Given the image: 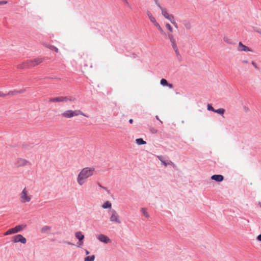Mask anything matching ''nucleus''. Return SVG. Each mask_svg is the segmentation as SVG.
I'll return each instance as SVG.
<instances>
[{"label":"nucleus","mask_w":261,"mask_h":261,"mask_svg":"<svg viewBox=\"0 0 261 261\" xmlns=\"http://www.w3.org/2000/svg\"><path fill=\"white\" fill-rule=\"evenodd\" d=\"M95 172V168L92 167H87L82 169L77 177V184L82 186L87 181V179L92 176Z\"/></svg>","instance_id":"obj_1"},{"label":"nucleus","mask_w":261,"mask_h":261,"mask_svg":"<svg viewBox=\"0 0 261 261\" xmlns=\"http://www.w3.org/2000/svg\"><path fill=\"white\" fill-rule=\"evenodd\" d=\"M18 197L21 203H29L32 199L33 196L30 190L27 187H24L19 193Z\"/></svg>","instance_id":"obj_2"},{"label":"nucleus","mask_w":261,"mask_h":261,"mask_svg":"<svg viewBox=\"0 0 261 261\" xmlns=\"http://www.w3.org/2000/svg\"><path fill=\"white\" fill-rule=\"evenodd\" d=\"M42 58H36L32 60H27L24 62L22 65H19V68H30L38 65L43 62Z\"/></svg>","instance_id":"obj_3"},{"label":"nucleus","mask_w":261,"mask_h":261,"mask_svg":"<svg viewBox=\"0 0 261 261\" xmlns=\"http://www.w3.org/2000/svg\"><path fill=\"white\" fill-rule=\"evenodd\" d=\"M82 115L83 116L88 117V116L84 114L81 110H76L74 111L71 110H68L61 114V116L65 118H71L73 117Z\"/></svg>","instance_id":"obj_4"},{"label":"nucleus","mask_w":261,"mask_h":261,"mask_svg":"<svg viewBox=\"0 0 261 261\" xmlns=\"http://www.w3.org/2000/svg\"><path fill=\"white\" fill-rule=\"evenodd\" d=\"M110 220L111 222L116 224L121 223L120 217L116 211L113 210L110 211Z\"/></svg>","instance_id":"obj_5"},{"label":"nucleus","mask_w":261,"mask_h":261,"mask_svg":"<svg viewBox=\"0 0 261 261\" xmlns=\"http://www.w3.org/2000/svg\"><path fill=\"white\" fill-rule=\"evenodd\" d=\"M25 225H17L15 227L10 228L9 230H8L4 233V235L7 236L20 232L22 230H23L25 227Z\"/></svg>","instance_id":"obj_6"},{"label":"nucleus","mask_w":261,"mask_h":261,"mask_svg":"<svg viewBox=\"0 0 261 261\" xmlns=\"http://www.w3.org/2000/svg\"><path fill=\"white\" fill-rule=\"evenodd\" d=\"M147 15L150 20V21L156 27V28L159 30V31L162 33L163 34L164 31L163 29L161 28L159 23L156 21L155 18L153 17V16L152 15L150 12L147 11Z\"/></svg>","instance_id":"obj_7"},{"label":"nucleus","mask_w":261,"mask_h":261,"mask_svg":"<svg viewBox=\"0 0 261 261\" xmlns=\"http://www.w3.org/2000/svg\"><path fill=\"white\" fill-rule=\"evenodd\" d=\"M31 163L28 160L22 159V158H18L16 160L15 165L17 167H21L26 166L30 165Z\"/></svg>","instance_id":"obj_8"},{"label":"nucleus","mask_w":261,"mask_h":261,"mask_svg":"<svg viewBox=\"0 0 261 261\" xmlns=\"http://www.w3.org/2000/svg\"><path fill=\"white\" fill-rule=\"evenodd\" d=\"M73 99L70 97L60 96L51 98L49 99L50 102H67L68 101H72Z\"/></svg>","instance_id":"obj_9"},{"label":"nucleus","mask_w":261,"mask_h":261,"mask_svg":"<svg viewBox=\"0 0 261 261\" xmlns=\"http://www.w3.org/2000/svg\"><path fill=\"white\" fill-rule=\"evenodd\" d=\"M12 241L15 243L20 242L23 244H24L27 243L26 239L21 234H17L13 236L12 238Z\"/></svg>","instance_id":"obj_10"},{"label":"nucleus","mask_w":261,"mask_h":261,"mask_svg":"<svg viewBox=\"0 0 261 261\" xmlns=\"http://www.w3.org/2000/svg\"><path fill=\"white\" fill-rule=\"evenodd\" d=\"M97 239L101 242L105 244L111 243V240L107 236L103 234H99L96 236Z\"/></svg>","instance_id":"obj_11"},{"label":"nucleus","mask_w":261,"mask_h":261,"mask_svg":"<svg viewBox=\"0 0 261 261\" xmlns=\"http://www.w3.org/2000/svg\"><path fill=\"white\" fill-rule=\"evenodd\" d=\"M168 39L170 40V42L172 44V47L175 51V52H178V49L176 43V40L172 34L168 33L167 36Z\"/></svg>","instance_id":"obj_12"},{"label":"nucleus","mask_w":261,"mask_h":261,"mask_svg":"<svg viewBox=\"0 0 261 261\" xmlns=\"http://www.w3.org/2000/svg\"><path fill=\"white\" fill-rule=\"evenodd\" d=\"M237 50L239 51L251 52L252 50L250 47L239 42L237 46Z\"/></svg>","instance_id":"obj_13"},{"label":"nucleus","mask_w":261,"mask_h":261,"mask_svg":"<svg viewBox=\"0 0 261 261\" xmlns=\"http://www.w3.org/2000/svg\"><path fill=\"white\" fill-rule=\"evenodd\" d=\"M160 8L162 10V14L165 18L167 19L170 21L172 19L174 18L172 15L169 14L165 9L161 7Z\"/></svg>","instance_id":"obj_14"},{"label":"nucleus","mask_w":261,"mask_h":261,"mask_svg":"<svg viewBox=\"0 0 261 261\" xmlns=\"http://www.w3.org/2000/svg\"><path fill=\"white\" fill-rule=\"evenodd\" d=\"M211 179L220 182L223 180L224 177L221 175H214L211 177Z\"/></svg>","instance_id":"obj_15"},{"label":"nucleus","mask_w":261,"mask_h":261,"mask_svg":"<svg viewBox=\"0 0 261 261\" xmlns=\"http://www.w3.org/2000/svg\"><path fill=\"white\" fill-rule=\"evenodd\" d=\"M160 83L163 86H167L170 89L173 88V85L172 84L168 83L166 79H162L160 81Z\"/></svg>","instance_id":"obj_16"},{"label":"nucleus","mask_w":261,"mask_h":261,"mask_svg":"<svg viewBox=\"0 0 261 261\" xmlns=\"http://www.w3.org/2000/svg\"><path fill=\"white\" fill-rule=\"evenodd\" d=\"M159 159L161 161L162 164H164L165 166H167V165H174V164H173V163L170 160L167 161V162H165V161L163 160L162 156H159Z\"/></svg>","instance_id":"obj_17"},{"label":"nucleus","mask_w":261,"mask_h":261,"mask_svg":"<svg viewBox=\"0 0 261 261\" xmlns=\"http://www.w3.org/2000/svg\"><path fill=\"white\" fill-rule=\"evenodd\" d=\"M75 237L79 240L80 242L84 239V236L81 231H77L75 233Z\"/></svg>","instance_id":"obj_18"},{"label":"nucleus","mask_w":261,"mask_h":261,"mask_svg":"<svg viewBox=\"0 0 261 261\" xmlns=\"http://www.w3.org/2000/svg\"><path fill=\"white\" fill-rule=\"evenodd\" d=\"M140 211L146 218L148 219L149 218V215L148 213L147 212V210L146 208H145V207L141 208L140 210Z\"/></svg>","instance_id":"obj_19"},{"label":"nucleus","mask_w":261,"mask_h":261,"mask_svg":"<svg viewBox=\"0 0 261 261\" xmlns=\"http://www.w3.org/2000/svg\"><path fill=\"white\" fill-rule=\"evenodd\" d=\"M112 206V204L110 201H106L105 202L103 205H102V207L103 208H111Z\"/></svg>","instance_id":"obj_20"},{"label":"nucleus","mask_w":261,"mask_h":261,"mask_svg":"<svg viewBox=\"0 0 261 261\" xmlns=\"http://www.w3.org/2000/svg\"><path fill=\"white\" fill-rule=\"evenodd\" d=\"M225 110L223 108H220L217 110H215L214 112L217 113L220 115H223L225 113Z\"/></svg>","instance_id":"obj_21"},{"label":"nucleus","mask_w":261,"mask_h":261,"mask_svg":"<svg viewBox=\"0 0 261 261\" xmlns=\"http://www.w3.org/2000/svg\"><path fill=\"white\" fill-rule=\"evenodd\" d=\"M136 143L138 144V145H142V144H145L146 143L145 141H144L141 138H139V139H137L136 140Z\"/></svg>","instance_id":"obj_22"},{"label":"nucleus","mask_w":261,"mask_h":261,"mask_svg":"<svg viewBox=\"0 0 261 261\" xmlns=\"http://www.w3.org/2000/svg\"><path fill=\"white\" fill-rule=\"evenodd\" d=\"M95 259V256L91 255L88 256L85 258L84 261H94Z\"/></svg>","instance_id":"obj_23"},{"label":"nucleus","mask_w":261,"mask_h":261,"mask_svg":"<svg viewBox=\"0 0 261 261\" xmlns=\"http://www.w3.org/2000/svg\"><path fill=\"white\" fill-rule=\"evenodd\" d=\"M166 27L168 30V31H169V33L172 34V33L173 31V30L172 27L171 26V25L169 23H167L166 24Z\"/></svg>","instance_id":"obj_24"},{"label":"nucleus","mask_w":261,"mask_h":261,"mask_svg":"<svg viewBox=\"0 0 261 261\" xmlns=\"http://www.w3.org/2000/svg\"><path fill=\"white\" fill-rule=\"evenodd\" d=\"M50 230V227L49 226H44L43 228H42L41 232H48Z\"/></svg>","instance_id":"obj_25"},{"label":"nucleus","mask_w":261,"mask_h":261,"mask_svg":"<svg viewBox=\"0 0 261 261\" xmlns=\"http://www.w3.org/2000/svg\"><path fill=\"white\" fill-rule=\"evenodd\" d=\"M170 22L172 23V24H173V25L174 26V27L176 29H178V24L175 20V19L174 18L173 19H172V20L170 21Z\"/></svg>","instance_id":"obj_26"},{"label":"nucleus","mask_w":261,"mask_h":261,"mask_svg":"<svg viewBox=\"0 0 261 261\" xmlns=\"http://www.w3.org/2000/svg\"><path fill=\"white\" fill-rule=\"evenodd\" d=\"M49 48L51 50H54L55 51H56V53H58V49L54 46H53V45H49L48 46Z\"/></svg>","instance_id":"obj_27"},{"label":"nucleus","mask_w":261,"mask_h":261,"mask_svg":"<svg viewBox=\"0 0 261 261\" xmlns=\"http://www.w3.org/2000/svg\"><path fill=\"white\" fill-rule=\"evenodd\" d=\"M184 25L185 26V27L188 29H190L191 28V24L190 23L188 22V21H185L184 22Z\"/></svg>","instance_id":"obj_28"},{"label":"nucleus","mask_w":261,"mask_h":261,"mask_svg":"<svg viewBox=\"0 0 261 261\" xmlns=\"http://www.w3.org/2000/svg\"><path fill=\"white\" fill-rule=\"evenodd\" d=\"M207 110L208 111H213L214 112L215 109H214V108L211 105L208 104L207 105Z\"/></svg>","instance_id":"obj_29"},{"label":"nucleus","mask_w":261,"mask_h":261,"mask_svg":"<svg viewBox=\"0 0 261 261\" xmlns=\"http://www.w3.org/2000/svg\"><path fill=\"white\" fill-rule=\"evenodd\" d=\"M8 3L7 1H0V5H5Z\"/></svg>","instance_id":"obj_30"},{"label":"nucleus","mask_w":261,"mask_h":261,"mask_svg":"<svg viewBox=\"0 0 261 261\" xmlns=\"http://www.w3.org/2000/svg\"><path fill=\"white\" fill-rule=\"evenodd\" d=\"M223 40L225 42H227V43H229V39L228 37H224L223 38Z\"/></svg>","instance_id":"obj_31"},{"label":"nucleus","mask_w":261,"mask_h":261,"mask_svg":"<svg viewBox=\"0 0 261 261\" xmlns=\"http://www.w3.org/2000/svg\"><path fill=\"white\" fill-rule=\"evenodd\" d=\"M252 64L255 68H257V64L255 62H252Z\"/></svg>","instance_id":"obj_32"},{"label":"nucleus","mask_w":261,"mask_h":261,"mask_svg":"<svg viewBox=\"0 0 261 261\" xmlns=\"http://www.w3.org/2000/svg\"><path fill=\"white\" fill-rule=\"evenodd\" d=\"M257 240H258L259 241H261V234H259L257 236Z\"/></svg>","instance_id":"obj_33"},{"label":"nucleus","mask_w":261,"mask_h":261,"mask_svg":"<svg viewBox=\"0 0 261 261\" xmlns=\"http://www.w3.org/2000/svg\"><path fill=\"white\" fill-rule=\"evenodd\" d=\"M241 62L244 64H247L248 63V62L247 60H242L241 61Z\"/></svg>","instance_id":"obj_34"},{"label":"nucleus","mask_w":261,"mask_h":261,"mask_svg":"<svg viewBox=\"0 0 261 261\" xmlns=\"http://www.w3.org/2000/svg\"><path fill=\"white\" fill-rule=\"evenodd\" d=\"M6 96V94H4L2 92H0V97H4Z\"/></svg>","instance_id":"obj_35"},{"label":"nucleus","mask_w":261,"mask_h":261,"mask_svg":"<svg viewBox=\"0 0 261 261\" xmlns=\"http://www.w3.org/2000/svg\"><path fill=\"white\" fill-rule=\"evenodd\" d=\"M17 92H9L8 93V94H15L16 93H17Z\"/></svg>","instance_id":"obj_36"},{"label":"nucleus","mask_w":261,"mask_h":261,"mask_svg":"<svg viewBox=\"0 0 261 261\" xmlns=\"http://www.w3.org/2000/svg\"><path fill=\"white\" fill-rule=\"evenodd\" d=\"M79 244L80 246L82 245L83 244V241H81V242L79 241Z\"/></svg>","instance_id":"obj_37"},{"label":"nucleus","mask_w":261,"mask_h":261,"mask_svg":"<svg viewBox=\"0 0 261 261\" xmlns=\"http://www.w3.org/2000/svg\"><path fill=\"white\" fill-rule=\"evenodd\" d=\"M129 122L130 123H133V120L132 119H129Z\"/></svg>","instance_id":"obj_38"},{"label":"nucleus","mask_w":261,"mask_h":261,"mask_svg":"<svg viewBox=\"0 0 261 261\" xmlns=\"http://www.w3.org/2000/svg\"><path fill=\"white\" fill-rule=\"evenodd\" d=\"M85 253L86 255H88L89 254V252L88 250H86Z\"/></svg>","instance_id":"obj_39"},{"label":"nucleus","mask_w":261,"mask_h":261,"mask_svg":"<svg viewBox=\"0 0 261 261\" xmlns=\"http://www.w3.org/2000/svg\"><path fill=\"white\" fill-rule=\"evenodd\" d=\"M123 1L126 4H128V2L127 1V0H123Z\"/></svg>","instance_id":"obj_40"},{"label":"nucleus","mask_w":261,"mask_h":261,"mask_svg":"<svg viewBox=\"0 0 261 261\" xmlns=\"http://www.w3.org/2000/svg\"><path fill=\"white\" fill-rule=\"evenodd\" d=\"M152 132H153V133H156V130H153Z\"/></svg>","instance_id":"obj_41"},{"label":"nucleus","mask_w":261,"mask_h":261,"mask_svg":"<svg viewBox=\"0 0 261 261\" xmlns=\"http://www.w3.org/2000/svg\"><path fill=\"white\" fill-rule=\"evenodd\" d=\"M257 31V30H256ZM258 32L261 34V30L260 31H257Z\"/></svg>","instance_id":"obj_42"},{"label":"nucleus","mask_w":261,"mask_h":261,"mask_svg":"<svg viewBox=\"0 0 261 261\" xmlns=\"http://www.w3.org/2000/svg\"><path fill=\"white\" fill-rule=\"evenodd\" d=\"M156 118L158 120H159V117H158V116H156Z\"/></svg>","instance_id":"obj_43"}]
</instances>
